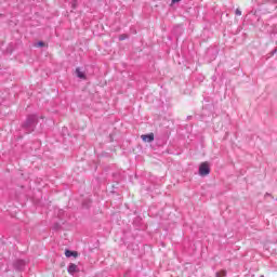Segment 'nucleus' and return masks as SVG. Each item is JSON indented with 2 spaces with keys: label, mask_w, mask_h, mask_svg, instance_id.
Here are the masks:
<instances>
[{
  "label": "nucleus",
  "mask_w": 277,
  "mask_h": 277,
  "mask_svg": "<svg viewBox=\"0 0 277 277\" xmlns=\"http://www.w3.org/2000/svg\"><path fill=\"white\" fill-rule=\"evenodd\" d=\"M36 124H38V116L30 115L27 117L23 127L26 129L27 133H31L34 129H36Z\"/></svg>",
  "instance_id": "nucleus-1"
},
{
  "label": "nucleus",
  "mask_w": 277,
  "mask_h": 277,
  "mask_svg": "<svg viewBox=\"0 0 277 277\" xmlns=\"http://www.w3.org/2000/svg\"><path fill=\"white\" fill-rule=\"evenodd\" d=\"M210 173H211V168H209V163L207 162L201 163L199 167V175L207 176Z\"/></svg>",
  "instance_id": "nucleus-2"
},
{
  "label": "nucleus",
  "mask_w": 277,
  "mask_h": 277,
  "mask_svg": "<svg viewBox=\"0 0 277 277\" xmlns=\"http://www.w3.org/2000/svg\"><path fill=\"white\" fill-rule=\"evenodd\" d=\"M14 267H15V269H17V272H23V269H25V261L16 260L14 263Z\"/></svg>",
  "instance_id": "nucleus-3"
},
{
  "label": "nucleus",
  "mask_w": 277,
  "mask_h": 277,
  "mask_svg": "<svg viewBox=\"0 0 277 277\" xmlns=\"http://www.w3.org/2000/svg\"><path fill=\"white\" fill-rule=\"evenodd\" d=\"M141 137H142L143 142H148V143H150V142H154V140H155V134H154V133H151V134H144V135H142Z\"/></svg>",
  "instance_id": "nucleus-4"
},
{
  "label": "nucleus",
  "mask_w": 277,
  "mask_h": 277,
  "mask_svg": "<svg viewBox=\"0 0 277 277\" xmlns=\"http://www.w3.org/2000/svg\"><path fill=\"white\" fill-rule=\"evenodd\" d=\"M67 272H68V274L74 275V274L77 272V265H76V264H70V265L68 266Z\"/></svg>",
  "instance_id": "nucleus-5"
},
{
  "label": "nucleus",
  "mask_w": 277,
  "mask_h": 277,
  "mask_svg": "<svg viewBox=\"0 0 277 277\" xmlns=\"http://www.w3.org/2000/svg\"><path fill=\"white\" fill-rule=\"evenodd\" d=\"M76 74L79 79H85V74H83V71H81V69L77 68Z\"/></svg>",
  "instance_id": "nucleus-6"
},
{
  "label": "nucleus",
  "mask_w": 277,
  "mask_h": 277,
  "mask_svg": "<svg viewBox=\"0 0 277 277\" xmlns=\"http://www.w3.org/2000/svg\"><path fill=\"white\" fill-rule=\"evenodd\" d=\"M65 256H67V259H70V256H77V252L70 251V250H66L65 251Z\"/></svg>",
  "instance_id": "nucleus-7"
},
{
  "label": "nucleus",
  "mask_w": 277,
  "mask_h": 277,
  "mask_svg": "<svg viewBox=\"0 0 277 277\" xmlns=\"http://www.w3.org/2000/svg\"><path fill=\"white\" fill-rule=\"evenodd\" d=\"M215 277H226V271H222L221 273H216Z\"/></svg>",
  "instance_id": "nucleus-8"
},
{
  "label": "nucleus",
  "mask_w": 277,
  "mask_h": 277,
  "mask_svg": "<svg viewBox=\"0 0 277 277\" xmlns=\"http://www.w3.org/2000/svg\"><path fill=\"white\" fill-rule=\"evenodd\" d=\"M129 38V36H127V35H121V36H119V40H127Z\"/></svg>",
  "instance_id": "nucleus-9"
},
{
  "label": "nucleus",
  "mask_w": 277,
  "mask_h": 277,
  "mask_svg": "<svg viewBox=\"0 0 277 277\" xmlns=\"http://www.w3.org/2000/svg\"><path fill=\"white\" fill-rule=\"evenodd\" d=\"M235 14H236V16H241V10L237 9Z\"/></svg>",
  "instance_id": "nucleus-10"
},
{
  "label": "nucleus",
  "mask_w": 277,
  "mask_h": 277,
  "mask_svg": "<svg viewBox=\"0 0 277 277\" xmlns=\"http://www.w3.org/2000/svg\"><path fill=\"white\" fill-rule=\"evenodd\" d=\"M37 47H44V42L39 41V42L37 43Z\"/></svg>",
  "instance_id": "nucleus-11"
},
{
  "label": "nucleus",
  "mask_w": 277,
  "mask_h": 277,
  "mask_svg": "<svg viewBox=\"0 0 277 277\" xmlns=\"http://www.w3.org/2000/svg\"><path fill=\"white\" fill-rule=\"evenodd\" d=\"M276 53H277V48L271 52V55H276Z\"/></svg>",
  "instance_id": "nucleus-12"
},
{
  "label": "nucleus",
  "mask_w": 277,
  "mask_h": 277,
  "mask_svg": "<svg viewBox=\"0 0 277 277\" xmlns=\"http://www.w3.org/2000/svg\"><path fill=\"white\" fill-rule=\"evenodd\" d=\"M179 2H181V0H172V3L174 4V3H179Z\"/></svg>",
  "instance_id": "nucleus-13"
}]
</instances>
